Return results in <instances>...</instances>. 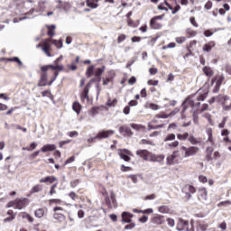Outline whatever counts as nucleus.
<instances>
[{"mask_svg":"<svg viewBox=\"0 0 231 231\" xmlns=\"http://www.w3.org/2000/svg\"><path fill=\"white\" fill-rule=\"evenodd\" d=\"M55 181H59V179L53 175L43 177L40 180V183H49V185L55 183Z\"/></svg>","mask_w":231,"mask_h":231,"instance_id":"nucleus-25","label":"nucleus"},{"mask_svg":"<svg viewBox=\"0 0 231 231\" xmlns=\"http://www.w3.org/2000/svg\"><path fill=\"white\" fill-rule=\"evenodd\" d=\"M73 162H75V155H72L71 157L67 159L63 164V167H65L66 165H69V163H73Z\"/></svg>","mask_w":231,"mask_h":231,"instance_id":"nucleus-61","label":"nucleus"},{"mask_svg":"<svg viewBox=\"0 0 231 231\" xmlns=\"http://www.w3.org/2000/svg\"><path fill=\"white\" fill-rule=\"evenodd\" d=\"M37 192H42V184L34 185L30 190V194H37Z\"/></svg>","mask_w":231,"mask_h":231,"instance_id":"nucleus-37","label":"nucleus"},{"mask_svg":"<svg viewBox=\"0 0 231 231\" xmlns=\"http://www.w3.org/2000/svg\"><path fill=\"white\" fill-rule=\"evenodd\" d=\"M116 104H118V99L115 98L113 100H111V98H108L107 102H106V106L108 107H115V106H116Z\"/></svg>","mask_w":231,"mask_h":231,"instance_id":"nucleus-45","label":"nucleus"},{"mask_svg":"<svg viewBox=\"0 0 231 231\" xmlns=\"http://www.w3.org/2000/svg\"><path fill=\"white\" fill-rule=\"evenodd\" d=\"M99 107L94 106L90 109L89 113L92 115V116H95V115H98Z\"/></svg>","mask_w":231,"mask_h":231,"instance_id":"nucleus-62","label":"nucleus"},{"mask_svg":"<svg viewBox=\"0 0 231 231\" xmlns=\"http://www.w3.org/2000/svg\"><path fill=\"white\" fill-rule=\"evenodd\" d=\"M177 138L180 142H186V140H188L191 146L187 147L185 145H180V150H174L172 153L166 158L167 165H174V163L178 162V160L190 158L199 153L200 149L196 145H200L201 140L196 138L194 134L185 132L183 134H177Z\"/></svg>","mask_w":231,"mask_h":231,"instance_id":"nucleus-1","label":"nucleus"},{"mask_svg":"<svg viewBox=\"0 0 231 231\" xmlns=\"http://www.w3.org/2000/svg\"><path fill=\"white\" fill-rule=\"evenodd\" d=\"M34 149H37V144L35 143H32L30 144V147H23V151H29V152H31V151H34Z\"/></svg>","mask_w":231,"mask_h":231,"instance_id":"nucleus-54","label":"nucleus"},{"mask_svg":"<svg viewBox=\"0 0 231 231\" xmlns=\"http://www.w3.org/2000/svg\"><path fill=\"white\" fill-rule=\"evenodd\" d=\"M207 97H208V92H204L198 96L197 100L198 102H204V100L207 99Z\"/></svg>","mask_w":231,"mask_h":231,"instance_id":"nucleus-44","label":"nucleus"},{"mask_svg":"<svg viewBox=\"0 0 231 231\" xmlns=\"http://www.w3.org/2000/svg\"><path fill=\"white\" fill-rule=\"evenodd\" d=\"M182 192L186 193L185 198L190 199L192 198V194H196L197 189L196 187L190 184H185L182 188Z\"/></svg>","mask_w":231,"mask_h":231,"instance_id":"nucleus-14","label":"nucleus"},{"mask_svg":"<svg viewBox=\"0 0 231 231\" xmlns=\"http://www.w3.org/2000/svg\"><path fill=\"white\" fill-rule=\"evenodd\" d=\"M150 221L152 225H163V223H165V217L163 215H155Z\"/></svg>","mask_w":231,"mask_h":231,"instance_id":"nucleus-22","label":"nucleus"},{"mask_svg":"<svg viewBox=\"0 0 231 231\" xmlns=\"http://www.w3.org/2000/svg\"><path fill=\"white\" fill-rule=\"evenodd\" d=\"M200 106H201L200 102L195 103L194 100L189 97L186 98L182 103V112H181L182 118L187 117V116H185V113H187V110L189 109V107H191V111H195L194 109H196V111H199Z\"/></svg>","mask_w":231,"mask_h":231,"instance_id":"nucleus-7","label":"nucleus"},{"mask_svg":"<svg viewBox=\"0 0 231 231\" xmlns=\"http://www.w3.org/2000/svg\"><path fill=\"white\" fill-rule=\"evenodd\" d=\"M158 211L161 212V214H169L171 208H169V206H160Z\"/></svg>","mask_w":231,"mask_h":231,"instance_id":"nucleus-41","label":"nucleus"},{"mask_svg":"<svg viewBox=\"0 0 231 231\" xmlns=\"http://www.w3.org/2000/svg\"><path fill=\"white\" fill-rule=\"evenodd\" d=\"M191 227L189 228V221L184 220L183 218H179L177 223V230L179 231H195L194 230V222L190 223Z\"/></svg>","mask_w":231,"mask_h":231,"instance_id":"nucleus-11","label":"nucleus"},{"mask_svg":"<svg viewBox=\"0 0 231 231\" xmlns=\"http://www.w3.org/2000/svg\"><path fill=\"white\" fill-rule=\"evenodd\" d=\"M169 149H176L177 147H180V142L179 141H173L172 143H168Z\"/></svg>","mask_w":231,"mask_h":231,"instance_id":"nucleus-53","label":"nucleus"},{"mask_svg":"<svg viewBox=\"0 0 231 231\" xmlns=\"http://www.w3.org/2000/svg\"><path fill=\"white\" fill-rule=\"evenodd\" d=\"M228 205H231V201L230 200H225V201H221L217 204V207H228Z\"/></svg>","mask_w":231,"mask_h":231,"instance_id":"nucleus-64","label":"nucleus"},{"mask_svg":"<svg viewBox=\"0 0 231 231\" xmlns=\"http://www.w3.org/2000/svg\"><path fill=\"white\" fill-rule=\"evenodd\" d=\"M46 27L48 29L47 35L49 37H53V35H55V25H47Z\"/></svg>","mask_w":231,"mask_h":231,"instance_id":"nucleus-40","label":"nucleus"},{"mask_svg":"<svg viewBox=\"0 0 231 231\" xmlns=\"http://www.w3.org/2000/svg\"><path fill=\"white\" fill-rule=\"evenodd\" d=\"M115 134V130H101L99 131L95 137H90L87 140L88 143H95L97 140L99 142L101 140H106L107 138H111Z\"/></svg>","mask_w":231,"mask_h":231,"instance_id":"nucleus-8","label":"nucleus"},{"mask_svg":"<svg viewBox=\"0 0 231 231\" xmlns=\"http://www.w3.org/2000/svg\"><path fill=\"white\" fill-rule=\"evenodd\" d=\"M214 82H216V85L213 88V93H219V90L221 89V85L223 84V82H225V76L218 75L214 77L211 79V86H214Z\"/></svg>","mask_w":231,"mask_h":231,"instance_id":"nucleus-12","label":"nucleus"},{"mask_svg":"<svg viewBox=\"0 0 231 231\" xmlns=\"http://www.w3.org/2000/svg\"><path fill=\"white\" fill-rule=\"evenodd\" d=\"M141 143L142 145H154V142L147 139H142Z\"/></svg>","mask_w":231,"mask_h":231,"instance_id":"nucleus-57","label":"nucleus"},{"mask_svg":"<svg viewBox=\"0 0 231 231\" xmlns=\"http://www.w3.org/2000/svg\"><path fill=\"white\" fill-rule=\"evenodd\" d=\"M178 109H175L174 111H172L170 114H166L165 112H160L159 114H157L155 116V118H169V116H174V115H176V113H178Z\"/></svg>","mask_w":231,"mask_h":231,"instance_id":"nucleus-28","label":"nucleus"},{"mask_svg":"<svg viewBox=\"0 0 231 231\" xmlns=\"http://www.w3.org/2000/svg\"><path fill=\"white\" fill-rule=\"evenodd\" d=\"M45 214H48V208H40L34 210V216L35 217H38V219H41V217H44Z\"/></svg>","mask_w":231,"mask_h":231,"instance_id":"nucleus-26","label":"nucleus"},{"mask_svg":"<svg viewBox=\"0 0 231 231\" xmlns=\"http://www.w3.org/2000/svg\"><path fill=\"white\" fill-rule=\"evenodd\" d=\"M186 35H188V39L190 37H196L198 35V31H194L192 28L186 29Z\"/></svg>","mask_w":231,"mask_h":231,"instance_id":"nucleus-38","label":"nucleus"},{"mask_svg":"<svg viewBox=\"0 0 231 231\" xmlns=\"http://www.w3.org/2000/svg\"><path fill=\"white\" fill-rule=\"evenodd\" d=\"M117 154L124 162H131V156H133V152L127 149H118Z\"/></svg>","mask_w":231,"mask_h":231,"instance_id":"nucleus-15","label":"nucleus"},{"mask_svg":"<svg viewBox=\"0 0 231 231\" xmlns=\"http://www.w3.org/2000/svg\"><path fill=\"white\" fill-rule=\"evenodd\" d=\"M157 8L158 10H164L165 12L171 10L172 15H176V13L181 10V5L178 4V0H164V2L160 4Z\"/></svg>","mask_w":231,"mask_h":231,"instance_id":"nucleus-4","label":"nucleus"},{"mask_svg":"<svg viewBox=\"0 0 231 231\" xmlns=\"http://www.w3.org/2000/svg\"><path fill=\"white\" fill-rule=\"evenodd\" d=\"M42 51L47 57H51V39L48 38L42 41Z\"/></svg>","mask_w":231,"mask_h":231,"instance_id":"nucleus-16","label":"nucleus"},{"mask_svg":"<svg viewBox=\"0 0 231 231\" xmlns=\"http://www.w3.org/2000/svg\"><path fill=\"white\" fill-rule=\"evenodd\" d=\"M196 44H198V41L192 40L188 45H186L187 52L183 54V59H189V57H192V55H194L192 50H194Z\"/></svg>","mask_w":231,"mask_h":231,"instance_id":"nucleus-17","label":"nucleus"},{"mask_svg":"<svg viewBox=\"0 0 231 231\" xmlns=\"http://www.w3.org/2000/svg\"><path fill=\"white\" fill-rule=\"evenodd\" d=\"M64 59L63 56H60L54 60V64L52 66H61L62 67V71H64V65L60 64V61Z\"/></svg>","mask_w":231,"mask_h":231,"instance_id":"nucleus-46","label":"nucleus"},{"mask_svg":"<svg viewBox=\"0 0 231 231\" xmlns=\"http://www.w3.org/2000/svg\"><path fill=\"white\" fill-rule=\"evenodd\" d=\"M148 107L149 109H152V111H158V109H160V106L154 103L148 104Z\"/></svg>","mask_w":231,"mask_h":231,"instance_id":"nucleus-56","label":"nucleus"},{"mask_svg":"<svg viewBox=\"0 0 231 231\" xmlns=\"http://www.w3.org/2000/svg\"><path fill=\"white\" fill-rule=\"evenodd\" d=\"M199 110H195V111H192L191 110V115L193 116V121L195 124H198L199 120Z\"/></svg>","mask_w":231,"mask_h":231,"instance_id":"nucleus-49","label":"nucleus"},{"mask_svg":"<svg viewBox=\"0 0 231 231\" xmlns=\"http://www.w3.org/2000/svg\"><path fill=\"white\" fill-rule=\"evenodd\" d=\"M6 215L8 216L7 217L4 218L3 222L4 223H12L17 216V213L14 212V210L9 209L6 212Z\"/></svg>","mask_w":231,"mask_h":231,"instance_id":"nucleus-23","label":"nucleus"},{"mask_svg":"<svg viewBox=\"0 0 231 231\" xmlns=\"http://www.w3.org/2000/svg\"><path fill=\"white\" fill-rule=\"evenodd\" d=\"M163 160H165V155H164V154L156 155V154H154V153H152L150 162H163Z\"/></svg>","mask_w":231,"mask_h":231,"instance_id":"nucleus-32","label":"nucleus"},{"mask_svg":"<svg viewBox=\"0 0 231 231\" xmlns=\"http://www.w3.org/2000/svg\"><path fill=\"white\" fill-rule=\"evenodd\" d=\"M120 170L122 172H129L130 171H133V168L122 164Z\"/></svg>","mask_w":231,"mask_h":231,"instance_id":"nucleus-59","label":"nucleus"},{"mask_svg":"<svg viewBox=\"0 0 231 231\" xmlns=\"http://www.w3.org/2000/svg\"><path fill=\"white\" fill-rule=\"evenodd\" d=\"M202 71L204 75H206V77H208V79H211V77H214V69H212V68H210L209 66H205L202 69Z\"/></svg>","mask_w":231,"mask_h":231,"instance_id":"nucleus-31","label":"nucleus"},{"mask_svg":"<svg viewBox=\"0 0 231 231\" xmlns=\"http://www.w3.org/2000/svg\"><path fill=\"white\" fill-rule=\"evenodd\" d=\"M203 116L208 120L209 125H214V121H212V116L209 113H205Z\"/></svg>","mask_w":231,"mask_h":231,"instance_id":"nucleus-52","label":"nucleus"},{"mask_svg":"<svg viewBox=\"0 0 231 231\" xmlns=\"http://www.w3.org/2000/svg\"><path fill=\"white\" fill-rule=\"evenodd\" d=\"M42 97H48L51 100H53V94H51V90H44L42 92Z\"/></svg>","mask_w":231,"mask_h":231,"instance_id":"nucleus-47","label":"nucleus"},{"mask_svg":"<svg viewBox=\"0 0 231 231\" xmlns=\"http://www.w3.org/2000/svg\"><path fill=\"white\" fill-rule=\"evenodd\" d=\"M130 127L132 129H134L135 131H142V129H144L145 127L142 125L132 123L130 124Z\"/></svg>","mask_w":231,"mask_h":231,"instance_id":"nucleus-43","label":"nucleus"},{"mask_svg":"<svg viewBox=\"0 0 231 231\" xmlns=\"http://www.w3.org/2000/svg\"><path fill=\"white\" fill-rule=\"evenodd\" d=\"M204 111H210L208 104H203L201 108L199 110V113H204Z\"/></svg>","mask_w":231,"mask_h":231,"instance_id":"nucleus-58","label":"nucleus"},{"mask_svg":"<svg viewBox=\"0 0 231 231\" xmlns=\"http://www.w3.org/2000/svg\"><path fill=\"white\" fill-rule=\"evenodd\" d=\"M208 228V224L198 223L197 231H207Z\"/></svg>","mask_w":231,"mask_h":231,"instance_id":"nucleus-42","label":"nucleus"},{"mask_svg":"<svg viewBox=\"0 0 231 231\" xmlns=\"http://www.w3.org/2000/svg\"><path fill=\"white\" fill-rule=\"evenodd\" d=\"M127 24L128 26H130V28H138V26L140 25V22H134L133 19L128 18L127 19Z\"/></svg>","mask_w":231,"mask_h":231,"instance_id":"nucleus-39","label":"nucleus"},{"mask_svg":"<svg viewBox=\"0 0 231 231\" xmlns=\"http://www.w3.org/2000/svg\"><path fill=\"white\" fill-rule=\"evenodd\" d=\"M125 39H127V35H125L124 33L119 34V36L116 39L117 44H122V42H124V41H125Z\"/></svg>","mask_w":231,"mask_h":231,"instance_id":"nucleus-50","label":"nucleus"},{"mask_svg":"<svg viewBox=\"0 0 231 231\" xmlns=\"http://www.w3.org/2000/svg\"><path fill=\"white\" fill-rule=\"evenodd\" d=\"M40 79L38 80V88H45V86H51L54 80H57L59 72L62 71L61 66H53V64L43 65L40 68Z\"/></svg>","mask_w":231,"mask_h":231,"instance_id":"nucleus-3","label":"nucleus"},{"mask_svg":"<svg viewBox=\"0 0 231 231\" xmlns=\"http://www.w3.org/2000/svg\"><path fill=\"white\" fill-rule=\"evenodd\" d=\"M212 152H214V148H212L211 146H208L206 148V160L207 162H212V160H214V158H212Z\"/></svg>","mask_w":231,"mask_h":231,"instance_id":"nucleus-33","label":"nucleus"},{"mask_svg":"<svg viewBox=\"0 0 231 231\" xmlns=\"http://www.w3.org/2000/svg\"><path fill=\"white\" fill-rule=\"evenodd\" d=\"M56 3L58 4L57 8L60 10H64V12H69L71 9V4L69 2H62V0H56Z\"/></svg>","mask_w":231,"mask_h":231,"instance_id":"nucleus-21","label":"nucleus"},{"mask_svg":"<svg viewBox=\"0 0 231 231\" xmlns=\"http://www.w3.org/2000/svg\"><path fill=\"white\" fill-rule=\"evenodd\" d=\"M106 71V66H102L101 68H97L95 69V65H90L87 68L86 77L87 79H90V81L84 87L82 93L80 94L81 102H89V88H91V84L95 82L100 83L102 80V75Z\"/></svg>","mask_w":231,"mask_h":231,"instance_id":"nucleus-2","label":"nucleus"},{"mask_svg":"<svg viewBox=\"0 0 231 231\" xmlns=\"http://www.w3.org/2000/svg\"><path fill=\"white\" fill-rule=\"evenodd\" d=\"M72 109L77 113V115H80V111H82V105L79 101H75L72 104Z\"/></svg>","mask_w":231,"mask_h":231,"instance_id":"nucleus-35","label":"nucleus"},{"mask_svg":"<svg viewBox=\"0 0 231 231\" xmlns=\"http://www.w3.org/2000/svg\"><path fill=\"white\" fill-rule=\"evenodd\" d=\"M0 60H4L5 62H16L19 66H23V61H21L18 57L1 58Z\"/></svg>","mask_w":231,"mask_h":231,"instance_id":"nucleus-30","label":"nucleus"},{"mask_svg":"<svg viewBox=\"0 0 231 231\" xmlns=\"http://www.w3.org/2000/svg\"><path fill=\"white\" fill-rule=\"evenodd\" d=\"M164 18H165V14L153 16L150 20V28L152 30H162V28L163 27V24H162L160 21H163Z\"/></svg>","mask_w":231,"mask_h":231,"instance_id":"nucleus-9","label":"nucleus"},{"mask_svg":"<svg viewBox=\"0 0 231 231\" xmlns=\"http://www.w3.org/2000/svg\"><path fill=\"white\" fill-rule=\"evenodd\" d=\"M197 198L200 201V203H205L208 199V190H207V188H199Z\"/></svg>","mask_w":231,"mask_h":231,"instance_id":"nucleus-13","label":"nucleus"},{"mask_svg":"<svg viewBox=\"0 0 231 231\" xmlns=\"http://www.w3.org/2000/svg\"><path fill=\"white\" fill-rule=\"evenodd\" d=\"M173 140H176V134H169L164 138V142H173Z\"/></svg>","mask_w":231,"mask_h":231,"instance_id":"nucleus-51","label":"nucleus"},{"mask_svg":"<svg viewBox=\"0 0 231 231\" xmlns=\"http://www.w3.org/2000/svg\"><path fill=\"white\" fill-rule=\"evenodd\" d=\"M115 77H116L115 70H109L106 77L103 78V86H107V84L115 82Z\"/></svg>","mask_w":231,"mask_h":231,"instance_id":"nucleus-20","label":"nucleus"},{"mask_svg":"<svg viewBox=\"0 0 231 231\" xmlns=\"http://www.w3.org/2000/svg\"><path fill=\"white\" fill-rule=\"evenodd\" d=\"M53 219L58 221V223H64L66 221V215L61 213L64 212V208L62 207L56 206L53 208Z\"/></svg>","mask_w":231,"mask_h":231,"instance_id":"nucleus-10","label":"nucleus"},{"mask_svg":"<svg viewBox=\"0 0 231 231\" xmlns=\"http://www.w3.org/2000/svg\"><path fill=\"white\" fill-rule=\"evenodd\" d=\"M204 35L205 37H212V35H214V30L208 29L204 31Z\"/></svg>","mask_w":231,"mask_h":231,"instance_id":"nucleus-63","label":"nucleus"},{"mask_svg":"<svg viewBox=\"0 0 231 231\" xmlns=\"http://www.w3.org/2000/svg\"><path fill=\"white\" fill-rule=\"evenodd\" d=\"M212 48H216V42L209 41L208 43L204 44L202 50L208 53L209 51H212Z\"/></svg>","mask_w":231,"mask_h":231,"instance_id":"nucleus-29","label":"nucleus"},{"mask_svg":"<svg viewBox=\"0 0 231 231\" xmlns=\"http://www.w3.org/2000/svg\"><path fill=\"white\" fill-rule=\"evenodd\" d=\"M20 217H22V219H27L29 223H33L34 221L33 217H32L30 213L22 212L20 213Z\"/></svg>","mask_w":231,"mask_h":231,"instance_id":"nucleus-36","label":"nucleus"},{"mask_svg":"<svg viewBox=\"0 0 231 231\" xmlns=\"http://www.w3.org/2000/svg\"><path fill=\"white\" fill-rule=\"evenodd\" d=\"M30 205V199L27 198H17L14 200L9 201L5 208H15L16 210H23V208H26Z\"/></svg>","mask_w":231,"mask_h":231,"instance_id":"nucleus-5","label":"nucleus"},{"mask_svg":"<svg viewBox=\"0 0 231 231\" xmlns=\"http://www.w3.org/2000/svg\"><path fill=\"white\" fill-rule=\"evenodd\" d=\"M80 183V180L79 179H76V180H73L71 182H70V187L71 189H75V187H79V184Z\"/></svg>","mask_w":231,"mask_h":231,"instance_id":"nucleus-60","label":"nucleus"},{"mask_svg":"<svg viewBox=\"0 0 231 231\" xmlns=\"http://www.w3.org/2000/svg\"><path fill=\"white\" fill-rule=\"evenodd\" d=\"M100 0H86V6L91 10H96L98 7Z\"/></svg>","mask_w":231,"mask_h":231,"instance_id":"nucleus-27","label":"nucleus"},{"mask_svg":"<svg viewBox=\"0 0 231 231\" xmlns=\"http://www.w3.org/2000/svg\"><path fill=\"white\" fill-rule=\"evenodd\" d=\"M175 41H176L177 44H183V42H187V37L180 36V37L175 38Z\"/></svg>","mask_w":231,"mask_h":231,"instance_id":"nucleus-55","label":"nucleus"},{"mask_svg":"<svg viewBox=\"0 0 231 231\" xmlns=\"http://www.w3.org/2000/svg\"><path fill=\"white\" fill-rule=\"evenodd\" d=\"M121 217H122V223H132L133 222L134 215L127 211H124L121 214Z\"/></svg>","mask_w":231,"mask_h":231,"instance_id":"nucleus-24","label":"nucleus"},{"mask_svg":"<svg viewBox=\"0 0 231 231\" xmlns=\"http://www.w3.org/2000/svg\"><path fill=\"white\" fill-rule=\"evenodd\" d=\"M100 194L105 198V203L108 208H116V195H115L114 191L107 193V189L106 188H102Z\"/></svg>","mask_w":231,"mask_h":231,"instance_id":"nucleus-6","label":"nucleus"},{"mask_svg":"<svg viewBox=\"0 0 231 231\" xmlns=\"http://www.w3.org/2000/svg\"><path fill=\"white\" fill-rule=\"evenodd\" d=\"M49 205H62L60 199H49Z\"/></svg>","mask_w":231,"mask_h":231,"instance_id":"nucleus-48","label":"nucleus"},{"mask_svg":"<svg viewBox=\"0 0 231 231\" xmlns=\"http://www.w3.org/2000/svg\"><path fill=\"white\" fill-rule=\"evenodd\" d=\"M120 134H122L125 137L131 138L133 136L134 133L133 130H131V127H129L126 125H121L118 129Z\"/></svg>","mask_w":231,"mask_h":231,"instance_id":"nucleus-19","label":"nucleus"},{"mask_svg":"<svg viewBox=\"0 0 231 231\" xmlns=\"http://www.w3.org/2000/svg\"><path fill=\"white\" fill-rule=\"evenodd\" d=\"M57 149V146L55 144H45L41 148L42 152H49L51 151H55Z\"/></svg>","mask_w":231,"mask_h":231,"instance_id":"nucleus-34","label":"nucleus"},{"mask_svg":"<svg viewBox=\"0 0 231 231\" xmlns=\"http://www.w3.org/2000/svg\"><path fill=\"white\" fill-rule=\"evenodd\" d=\"M135 154L139 156V158H142V160H144V162H151L152 152L148 150H137Z\"/></svg>","mask_w":231,"mask_h":231,"instance_id":"nucleus-18","label":"nucleus"}]
</instances>
